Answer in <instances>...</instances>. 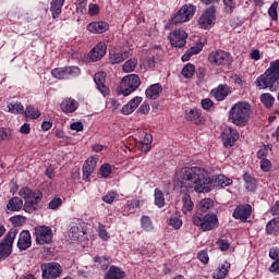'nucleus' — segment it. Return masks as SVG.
Wrapping results in <instances>:
<instances>
[{
    "mask_svg": "<svg viewBox=\"0 0 279 279\" xmlns=\"http://www.w3.org/2000/svg\"><path fill=\"white\" fill-rule=\"evenodd\" d=\"M174 182L181 189L195 193H210V177L202 167H185L175 172Z\"/></svg>",
    "mask_w": 279,
    "mask_h": 279,
    "instance_id": "nucleus-1",
    "label": "nucleus"
},
{
    "mask_svg": "<svg viewBox=\"0 0 279 279\" xmlns=\"http://www.w3.org/2000/svg\"><path fill=\"white\" fill-rule=\"evenodd\" d=\"M279 80V59L270 62L269 68L264 74L259 75L255 81V86L258 90L269 88L271 93L277 90L276 82Z\"/></svg>",
    "mask_w": 279,
    "mask_h": 279,
    "instance_id": "nucleus-2",
    "label": "nucleus"
},
{
    "mask_svg": "<svg viewBox=\"0 0 279 279\" xmlns=\"http://www.w3.org/2000/svg\"><path fill=\"white\" fill-rule=\"evenodd\" d=\"M250 114H252V106L247 101H239L229 110L231 123L240 128H245L250 123Z\"/></svg>",
    "mask_w": 279,
    "mask_h": 279,
    "instance_id": "nucleus-3",
    "label": "nucleus"
},
{
    "mask_svg": "<svg viewBox=\"0 0 279 279\" xmlns=\"http://www.w3.org/2000/svg\"><path fill=\"white\" fill-rule=\"evenodd\" d=\"M192 223L196 228H201L203 232H210V230L219 228V218L215 214H194Z\"/></svg>",
    "mask_w": 279,
    "mask_h": 279,
    "instance_id": "nucleus-4",
    "label": "nucleus"
},
{
    "mask_svg": "<svg viewBox=\"0 0 279 279\" xmlns=\"http://www.w3.org/2000/svg\"><path fill=\"white\" fill-rule=\"evenodd\" d=\"M16 234H19V229L11 228L0 242V263L1 260H5V258L12 254V247L14 245Z\"/></svg>",
    "mask_w": 279,
    "mask_h": 279,
    "instance_id": "nucleus-5",
    "label": "nucleus"
},
{
    "mask_svg": "<svg viewBox=\"0 0 279 279\" xmlns=\"http://www.w3.org/2000/svg\"><path fill=\"white\" fill-rule=\"evenodd\" d=\"M138 86H141V77L136 74H129L121 80L119 90L121 95L128 97V95H132Z\"/></svg>",
    "mask_w": 279,
    "mask_h": 279,
    "instance_id": "nucleus-6",
    "label": "nucleus"
},
{
    "mask_svg": "<svg viewBox=\"0 0 279 279\" xmlns=\"http://www.w3.org/2000/svg\"><path fill=\"white\" fill-rule=\"evenodd\" d=\"M208 62L213 66H230L234 62V58L226 50H216L209 53Z\"/></svg>",
    "mask_w": 279,
    "mask_h": 279,
    "instance_id": "nucleus-7",
    "label": "nucleus"
},
{
    "mask_svg": "<svg viewBox=\"0 0 279 279\" xmlns=\"http://www.w3.org/2000/svg\"><path fill=\"white\" fill-rule=\"evenodd\" d=\"M34 230L37 245H49L53 242V230L50 227L38 226Z\"/></svg>",
    "mask_w": 279,
    "mask_h": 279,
    "instance_id": "nucleus-8",
    "label": "nucleus"
},
{
    "mask_svg": "<svg viewBox=\"0 0 279 279\" xmlns=\"http://www.w3.org/2000/svg\"><path fill=\"white\" fill-rule=\"evenodd\" d=\"M81 73L80 68L75 65L54 68L51 70V75L56 80H71L72 77H77Z\"/></svg>",
    "mask_w": 279,
    "mask_h": 279,
    "instance_id": "nucleus-9",
    "label": "nucleus"
},
{
    "mask_svg": "<svg viewBox=\"0 0 279 279\" xmlns=\"http://www.w3.org/2000/svg\"><path fill=\"white\" fill-rule=\"evenodd\" d=\"M195 16V5L193 4H184L171 19V23L173 25H178L179 23H187Z\"/></svg>",
    "mask_w": 279,
    "mask_h": 279,
    "instance_id": "nucleus-10",
    "label": "nucleus"
},
{
    "mask_svg": "<svg viewBox=\"0 0 279 279\" xmlns=\"http://www.w3.org/2000/svg\"><path fill=\"white\" fill-rule=\"evenodd\" d=\"M217 21V8L211 5L207 8L198 19V25L202 29H210Z\"/></svg>",
    "mask_w": 279,
    "mask_h": 279,
    "instance_id": "nucleus-11",
    "label": "nucleus"
},
{
    "mask_svg": "<svg viewBox=\"0 0 279 279\" xmlns=\"http://www.w3.org/2000/svg\"><path fill=\"white\" fill-rule=\"evenodd\" d=\"M41 276L44 279L60 278L62 276V266L56 262L43 264Z\"/></svg>",
    "mask_w": 279,
    "mask_h": 279,
    "instance_id": "nucleus-12",
    "label": "nucleus"
},
{
    "mask_svg": "<svg viewBox=\"0 0 279 279\" xmlns=\"http://www.w3.org/2000/svg\"><path fill=\"white\" fill-rule=\"evenodd\" d=\"M186 38H189V34L182 28H177L169 34V40L172 47H177V49H182L186 45Z\"/></svg>",
    "mask_w": 279,
    "mask_h": 279,
    "instance_id": "nucleus-13",
    "label": "nucleus"
},
{
    "mask_svg": "<svg viewBox=\"0 0 279 279\" xmlns=\"http://www.w3.org/2000/svg\"><path fill=\"white\" fill-rule=\"evenodd\" d=\"M233 219L242 221V223H247V220L252 217V205L243 204L235 207L233 214Z\"/></svg>",
    "mask_w": 279,
    "mask_h": 279,
    "instance_id": "nucleus-14",
    "label": "nucleus"
},
{
    "mask_svg": "<svg viewBox=\"0 0 279 279\" xmlns=\"http://www.w3.org/2000/svg\"><path fill=\"white\" fill-rule=\"evenodd\" d=\"M222 141L225 147H233V145L239 141V131L232 129V126H227L222 132Z\"/></svg>",
    "mask_w": 279,
    "mask_h": 279,
    "instance_id": "nucleus-15",
    "label": "nucleus"
},
{
    "mask_svg": "<svg viewBox=\"0 0 279 279\" xmlns=\"http://www.w3.org/2000/svg\"><path fill=\"white\" fill-rule=\"evenodd\" d=\"M186 121L194 123V125H204L206 123V118L202 114V109H191L185 113Z\"/></svg>",
    "mask_w": 279,
    "mask_h": 279,
    "instance_id": "nucleus-16",
    "label": "nucleus"
},
{
    "mask_svg": "<svg viewBox=\"0 0 279 279\" xmlns=\"http://www.w3.org/2000/svg\"><path fill=\"white\" fill-rule=\"evenodd\" d=\"M99 158L90 157L83 165V180L85 182H90V175H93V171H95V167H97Z\"/></svg>",
    "mask_w": 279,
    "mask_h": 279,
    "instance_id": "nucleus-17",
    "label": "nucleus"
},
{
    "mask_svg": "<svg viewBox=\"0 0 279 279\" xmlns=\"http://www.w3.org/2000/svg\"><path fill=\"white\" fill-rule=\"evenodd\" d=\"M108 47L106 46V43L100 41L89 52V60L92 62H99L104 56H106Z\"/></svg>",
    "mask_w": 279,
    "mask_h": 279,
    "instance_id": "nucleus-18",
    "label": "nucleus"
},
{
    "mask_svg": "<svg viewBox=\"0 0 279 279\" xmlns=\"http://www.w3.org/2000/svg\"><path fill=\"white\" fill-rule=\"evenodd\" d=\"M19 195L22 197V199H25V202L43 199V193L40 191H32V189L27 186L21 187Z\"/></svg>",
    "mask_w": 279,
    "mask_h": 279,
    "instance_id": "nucleus-19",
    "label": "nucleus"
},
{
    "mask_svg": "<svg viewBox=\"0 0 279 279\" xmlns=\"http://www.w3.org/2000/svg\"><path fill=\"white\" fill-rule=\"evenodd\" d=\"M230 93H232L230 86L220 84L216 88L211 89L210 95L216 98V101H223Z\"/></svg>",
    "mask_w": 279,
    "mask_h": 279,
    "instance_id": "nucleus-20",
    "label": "nucleus"
},
{
    "mask_svg": "<svg viewBox=\"0 0 279 279\" xmlns=\"http://www.w3.org/2000/svg\"><path fill=\"white\" fill-rule=\"evenodd\" d=\"M109 62L111 64H121L128 58H132V50H124L123 52H117L116 50L109 51Z\"/></svg>",
    "mask_w": 279,
    "mask_h": 279,
    "instance_id": "nucleus-21",
    "label": "nucleus"
},
{
    "mask_svg": "<svg viewBox=\"0 0 279 279\" xmlns=\"http://www.w3.org/2000/svg\"><path fill=\"white\" fill-rule=\"evenodd\" d=\"M95 84L98 90L106 97V95H110V89L106 86V72H98L94 76Z\"/></svg>",
    "mask_w": 279,
    "mask_h": 279,
    "instance_id": "nucleus-22",
    "label": "nucleus"
},
{
    "mask_svg": "<svg viewBox=\"0 0 279 279\" xmlns=\"http://www.w3.org/2000/svg\"><path fill=\"white\" fill-rule=\"evenodd\" d=\"M17 247L21 250V252H25L26 250H29L32 247V234L29 231L24 230L20 233L19 240H17Z\"/></svg>",
    "mask_w": 279,
    "mask_h": 279,
    "instance_id": "nucleus-23",
    "label": "nucleus"
},
{
    "mask_svg": "<svg viewBox=\"0 0 279 279\" xmlns=\"http://www.w3.org/2000/svg\"><path fill=\"white\" fill-rule=\"evenodd\" d=\"M60 108H61L62 112H64L65 114H71V113L75 112V110H77V108H80V104L77 102V100H75L73 98H64L61 101Z\"/></svg>",
    "mask_w": 279,
    "mask_h": 279,
    "instance_id": "nucleus-24",
    "label": "nucleus"
},
{
    "mask_svg": "<svg viewBox=\"0 0 279 279\" xmlns=\"http://www.w3.org/2000/svg\"><path fill=\"white\" fill-rule=\"evenodd\" d=\"M110 25L107 22H92L87 25V31L92 34H104L108 32Z\"/></svg>",
    "mask_w": 279,
    "mask_h": 279,
    "instance_id": "nucleus-25",
    "label": "nucleus"
},
{
    "mask_svg": "<svg viewBox=\"0 0 279 279\" xmlns=\"http://www.w3.org/2000/svg\"><path fill=\"white\" fill-rule=\"evenodd\" d=\"M66 0H52L50 2V12L52 19H58L62 14V8H64V2Z\"/></svg>",
    "mask_w": 279,
    "mask_h": 279,
    "instance_id": "nucleus-26",
    "label": "nucleus"
},
{
    "mask_svg": "<svg viewBox=\"0 0 279 279\" xmlns=\"http://www.w3.org/2000/svg\"><path fill=\"white\" fill-rule=\"evenodd\" d=\"M125 271H123L120 267L111 266L109 270L105 275V279H124Z\"/></svg>",
    "mask_w": 279,
    "mask_h": 279,
    "instance_id": "nucleus-27",
    "label": "nucleus"
},
{
    "mask_svg": "<svg viewBox=\"0 0 279 279\" xmlns=\"http://www.w3.org/2000/svg\"><path fill=\"white\" fill-rule=\"evenodd\" d=\"M160 93H162V85L159 83L150 85L146 92L145 95L147 99H158L160 97Z\"/></svg>",
    "mask_w": 279,
    "mask_h": 279,
    "instance_id": "nucleus-28",
    "label": "nucleus"
},
{
    "mask_svg": "<svg viewBox=\"0 0 279 279\" xmlns=\"http://www.w3.org/2000/svg\"><path fill=\"white\" fill-rule=\"evenodd\" d=\"M243 180L246 191H251V193H254V191L258 189V181H256V178L252 177V174H250L248 172H245L243 174Z\"/></svg>",
    "mask_w": 279,
    "mask_h": 279,
    "instance_id": "nucleus-29",
    "label": "nucleus"
},
{
    "mask_svg": "<svg viewBox=\"0 0 279 279\" xmlns=\"http://www.w3.org/2000/svg\"><path fill=\"white\" fill-rule=\"evenodd\" d=\"M204 49V45L202 44H196L194 47H191L182 57L181 60L182 62H189L191 60L192 56H197Z\"/></svg>",
    "mask_w": 279,
    "mask_h": 279,
    "instance_id": "nucleus-30",
    "label": "nucleus"
},
{
    "mask_svg": "<svg viewBox=\"0 0 279 279\" xmlns=\"http://www.w3.org/2000/svg\"><path fill=\"white\" fill-rule=\"evenodd\" d=\"M7 208L12 213H19V210L23 208V199H21L19 196L12 197L11 199H9Z\"/></svg>",
    "mask_w": 279,
    "mask_h": 279,
    "instance_id": "nucleus-31",
    "label": "nucleus"
},
{
    "mask_svg": "<svg viewBox=\"0 0 279 279\" xmlns=\"http://www.w3.org/2000/svg\"><path fill=\"white\" fill-rule=\"evenodd\" d=\"M230 271V263L228 262H225L220 268H218L214 275H213V278L214 279H225L226 276H228Z\"/></svg>",
    "mask_w": 279,
    "mask_h": 279,
    "instance_id": "nucleus-32",
    "label": "nucleus"
},
{
    "mask_svg": "<svg viewBox=\"0 0 279 279\" xmlns=\"http://www.w3.org/2000/svg\"><path fill=\"white\" fill-rule=\"evenodd\" d=\"M85 232L84 229H81L80 226L72 223L70 231H69V236L73 241H77L81 236H84Z\"/></svg>",
    "mask_w": 279,
    "mask_h": 279,
    "instance_id": "nucleus-33",
    "label": "nucleus"
},
{
    "mask_svg": "<svg viewBox=\"0 0 279 279\" xmlns=\"http://www.w3.org/2000/svg\"><path fill=\"white\" fill-rule=\"evenodd\" d=\"M136 66H138V59L132 58L129 59L123 65L122 71L124 73H134Z\"/></svg>",
    "mask_w": 279,
    "mask_h": 279,
    "instance_id": "nucleus-34",
    "label": "nucleus"
},
{
    "mask_svg": "<svg viewBox=\"0 0 279 279\" xmlns=\"http://www.w3.org/2000/svg\"><path fill=\"white\" fill-rule=\"evenodd\" d=\"M279 232V217L274 218L266 225V234H278Z\"/></svg>",
    "mask_w": 279,
    "mask_h": 279,
    "instance_id": "nucleus-35",
    "label": "nucleus"
},
{
    "mask_svg": "<svg viewBox=\"0 0 279 279\" xmlns=\"http://www.w3.org/2000/svg\"><path fill=\"white\" fill-rule=\"evenodd\" d=\"M142 136L143 137L141 138V143H142V145H144L142 150L143 151H149V149H151L150 145L154 142V137L149 133H144V134H142Z\"/></svg>",
    "mask_w": 279,
    "mask_h": 279,
    "instance_id": "nucleus-36",
    "label": "nucleus"
},
{
    "mask_svg": "<svg viewBox=\"0 0 279 279\" xmlns=\"http://www.w3.org/2000/svg\"><path fill=\"white\" fill-rule=\"evenodd\" d=\"M154 195H155V206H157V208H165V193H162L160 189L156 187Z\"/></svg>",
    "mask_w": 279,
    "mask_h": 279,
    "instance_id": "nucleus-37",
    "label": "nucleus"
},
{
    "mask_svg": "<svg viewBox=\"0 0 279 279\" xmlns=\"http://www.w3.org/2000/svg\"><path fill=\"white\" fill-rule=\"evenodd\" d=\"M260 101L266 108H271L276 102V98L271 94L265 93L260 95Z\"/></svg>",
    "mask_w": 279,
    "mask_h": 279,
    "instance_id": "nucleus-38",
    "label": "nucleus"
},
{
    "mask_svg": "<svg viewBox=\"0 0 279 279\" xmlns=\"http://www.w3.org/2000/svg\"><path fill=\"white\" fill-rule=\"evenodd\" d=\"M213 206H215V202H213V199L204 198L199 202L198 209L201 210V213H208V210H210Z\"/></svg>",
    "mask_w": 279,
    "mask_h": 279,
    "instance_id": "nucleus-39",
    "label": "nucleus"
},
{
    "mask_svg": "<svg viewBox=\"0 0 279 279\" xmlns=\"http://www.w3.org/2000/svg\"><path fill=\"white\" fill-rule=\"evenodd\" d=\"M182 202H183V213H191V210H193L194 208V204L193 201L191 199V195L189 194H184V196L182 197Z\"/></svg>",
    "mask_w": 279,
    "mask_h": 279,
    "instance_id": "nucleus-40",
    "label": "nucleus"
},
{
    "mask_svg": "<svg viewBox=\"0 0 279 279\" xmlns=\"http://www.w3.org/2000/svg\"><path fill=\"white\" fill-rule=\"evenodd\" d=\"M38 204H40V201H25L24 205L22 206V208L25 210V213H35L36 207L38 206Z\"/></svg>",
    "mask_w": 279,
    "mask_h": 279,
    "instance_id": "nucleus-41",
    "label": "nucleus"
},
{
    "mask_svg": "<svg viewBox=\"0 0 279 279\" xmlns=\"http://www.w3.org/2000/svg\"><path fill=\"white\" fill-rule=\"evenodd\" d=\"M181 73H182L183 77H185V80H191V77H193V75H195V65H193L192 63H187L182 69Z\"/></svg>",
    "mask_w": 279,
    "mask_h": 279,
    "instance_id": "nucleus-42",
    "label": "nucleus"
},
{
    "mask_svg": "<svg viewBox=\"0 0 279 279\" xmlns=\"http://www.w3.org/2000/svg\"><path fill=\"white\" fill-rule=\"evenodd\" d=\"M11 223L14 226V229L21 228L27 221V218L24 216L17 215L10 218Z\"/></svg>",
    "mask_w": 279,
    "mask_h": 279,
    "instance_id": "nucleus-43",
    "label": "nucleus"
},
{
    "mask_svg": "<svg viewBox=\"0 0 279 279\" xmlns=\"http://www.w3.org/2000/svg\"><path fill=\"white\" fill-rule=\"evenodd\" d=\"M9 112H12L13 114H23L25 108L23 107V104L16 102V104H9L8 105Z\"/></svg>",
    "mask_w": 279,
    "mask_h": 279,
    "instance_id": "nucleus-44",
    "label": "nucleus"
},
{
    "mask_svg": "<svg viewBox=\"0 0 279 279\" xmlns=\"http://www.w3.org/2000/svg\"><path fill=\"white\" fill-rule=\"evenodd\" d=\"M142 228L146 232H151L154 230V225L151 223V218L149 216H143L141 219Z\"/></svg>",
    "mask_w": 279,
    "mask_h": 279,
    "instance_id": "nucleus-45",
    "label": "nucleus"
},
{
    "mask_svg": "<svg viewBox=\"0 0 279 279\" xmlns=\"http://www.w3.org/2000/svg\"><path fill=\"white\" fill-rule=\"evenodd\" d=\"M25 117H27V119H38V117H40V111L33 106H27L25 109Z\"/></svg>",
    "mask_w": 279,
    "mask_h": 279,
    "instance_id": "nucleus-46",
    "label": "nucleus"
},
{
    "mask_svg": "<svg viewBox=\"0 0 279 279\" xmlns=\"http://www.w3.org/2000/svg\"><path fill=\"white\" fill-rule=\"evenodd\" d=\"M216 184L217 186H230V184H232V179H228L226 178V175L223 174H219L217 178H216Z\"/></svg>",
    "mask_w": 279,
    "mask_h": 279,
    "instance_id": "nucleus-47",
    "label": "nucleus"
},
{
    "mask_svg": "<svg viewBox=\"0 0 279 279\" xmlns=\"http://www.w3.org/2000/svg\"><path fill=\"white\" fill-rule=\"evenodd\" d=\"M268 16L271 21H278V1H275L268 9Z\"/></svg>",
    "mask_w": 279,
    "mask_h": 279,
    "instance_id": "nucleus-48",
    "label": "nucleus"
},
{
    "mask_svg": "<svg viewBox=\"0 0 279 279\" xmlns=\"http://www.w3.org/2000/svg\"><path fill=\"white\" fill-rule=\"evenodd\" d=\"M76 12L77 14H84L86 12V5H88V0H76Z\"/></svg>",
    "mask_w": 279,
    "mask_h": 279,
    "instance_id": "nucleus-49",
    "label": "nucleus"
},
{
    "mask_svg": "<svg viewBox=\"0 0 279 279\" xmlns=\"http://www.w3.org/2000/svg\"><path fill=\"white\" fill-rule=\"evenodd\" d=\"M110 173H112V167L109 163H105L100 167L101 178H110Z\"/></svg>",
    "mask_w": 279,
    "mask_h": 279,
    "instance_id": "nucleus-50",
    "label": "nucleus"
},
{
    "mask_svg": "<svg viewBox=\"0 0 279 279\" xmlns=\"http://www.w3.org/2000/svg\"><path fill=\"white\" fill-rule=\"evenodd\" d=\"M223 3L226 12L232 14V12H234V9L236 8V2L234 0H223Z\"/></svg>",
    "mask_w": 279,
    "mask_h": 279,
    "instance_id": "nucleus-51",
    "label": "nucleus"
},
{
    "mask_svg": "<svg viewBox=\"0 0 279 279\" xmlns=\"http://www.w3.org/2000/svg\"><path fill=\"white\" fill-rule=\"evenodd\" d=\"M98 234L102 241H108L110 239V234H108V231L106 230V226L102 223H99L98 226Z\"/></svg>",
    "mask_w": 279,
    "mask_h": 279,
    "instance_id": "nucleus-52",
    "label": "nucleus"
},
{
    "mask_svg": "<svg viewBox=\"0 0 279 279\" xmlns=\"http://www.w3.org/2000/svg\"><path fill=\"white\" fill-rule=\"evenodd\" d=\"M62 206V198L56 197L49 202L48 207L50 210H58V208Z\"/></svg>",
    "mask_w": 279,
    "mask_h": 279,
    "instance_id": "nucleus-53",
    "label": "nucleus"
},
{
    "mask_svg": "<svg viewBox=\"0 0 279 279\" xmlns=\"http://www.w3.org/2000/svg\"><path fill=\"white\" fill-rule=\"evenodd\" d=\"M168 223L169 226H172L174 230H180V228H182V219L178 217H171Z\"/></svg>",
    "mask_w": 279,
    "mask_h": 279,
    "instance_id": "nucleus-54",
    "label": "nucleus"
},
{
    "mask_svg": "<svg viewBox=\"0 0 279 279\" xmlns=\"http://www.w3.org/2000/svg\"><path fill=\"white\" fill-rule=\"evenodd\" d=\"M260 169L262 171H271V161L267 158H262L260 160Z\"/></svg>",
    "mask_w": 279,
    "mask_h": 279,
    "instance_id": "nucleus-55",
    "label": "nucleus"
},
{
    "mask_svg": "<svg viewBox=\"0 0 279 279\" xmlns=\"http://www.w3.org/2000/svg\"><path fill=\"white\" fill-rule=\"evenodd\" d=\"M117 199V193L114 192H108L106 195L102 196V202L106 204H112Z\"/></svg>",
    "mask_w": 279,
    "mask_h": 279,
    "instance_id": "nucleus-56",
    "label": "nucleus"
},
{
    "mask_svg": "<svg viewBox=\"0 0 279 279\" xmlns=\"http://www.w3.org/2000/svg\"><path fill=\"white\" fill-rule=\"evenodd\" d=\"M216 243L221 252H228V250H230V243L228 240H218Z\"/></svg>",
    "mask_w": 279,
    "mask_h": 279,
    "instance_id": "nucleus-57",
    "label": "nucleus"
},
{
    "mask_svg": "<svg viewBox=\"0 0 279 279\" xmlns=\"http://www.w3.org/2000/svg\"><path fill=\"white\" fill-rule=\"evenodd\" d=\"M203 110H210L215 106V102L210 98H205L201 102Z\"/></svg>",
    "mask_w": 279,
    "mask_h": 279,
    "instance_id": "nucleus-58",
    "label": "nucleus"
},
{
    "mask_svg": "<svg viewBox=\"0 0 279 279\" xmlns=\"http://www.w3.org/2000/svg\"><path fill=\"white\" fill-rule=\"evenodd\" d=\"M197 258L198 260H201V263H203L204 265H207L208 260H210V258L208 257V253L206 251H201L197 254Z\"/></svg>",
    "mask_w": 279,
    "mask_h": 279,
    "instance_id": "nucleus-59",
    "label": "nucleus"
},
{
    "mask_svg": "<svg viewBox=\"0 0 279 279\" xmlns=\"http://www.w3.org/2000/svg\"><path fill=\"white\" fill-rule=\"evenodd\" d=\"M143 101V97H134L131 101H129V105H131V108L133 110H136V108H138V106H141V102Z\"/></svg>",
    "mask_w": 279,
    "mask_h": 279,
    "instance_id": "nucleus-60",
    "label": "nucleus"
},
{
    "mask_svg": "<svg viewBox=\"0 0 279 279\" xmlns=\"http://www.w3.org/2000/svg\"><path fill=\"white\" fill-rule=\"evenodd\" d=\"M88 14L89 16H97L99 14V5L90 3L88 5Z\"/></svg>",
    "mask_w": 279,
    "mask_h": 279,
    "instance_id": "nucleus-61",
    "label": "nucleus"
},
{
    "mask_svg": "<svg viewBox=\"0 0 279 279\" xmlns=\"http://www.w3.org/2000/svg\"><path fill=\"white\" fill-rule=\"evenodd\" d=\"M269 258H271L272 260H278V258H279V248H278V246L271 247L269 250Z\"/></svg>",
    "mask_w": 279,
    "mask_h": 279,
    "instance_id": "nucleus-62",
    "label": "nucleus"
},
{
    "mask_svg": "<svg viewBox=\"0 0 279 279\" xmlns=\"http://www.w3.org/2000/svg\"><path fill=\"white\" fill-rule=\"evenodd\" d=\"M121 112L122 114H132V112H134V109L132 108V105L128 102L122 107Z\"/></svg>",
    "mask_w": 279,
    "mask_h": 279,
    "instance_id": "nucleus-63",
    "label": "nucleus"
},
{
    "mask_svg": "<svg viewBox=\"0 0 279 279\" xmlns=\"http://www.w3.org/2000/svg\"><path fill=\"white\" fill-rule=\"evenodd\" d=\"M269 271L270 274H279V258L270 265Z\"/></svg>",
    "mask_w": 279,
    "mask_h": 279,
    "instance_id": "nucleus-64",
    "label": "nucleus"
}]
</instances>
